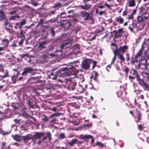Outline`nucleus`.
Listing matches in <instances>:
<instances>
[{
    "instance_id": "obj_1",
    "label": "nucleus",
    "mask_w": 149,
    "mask_h": 149,
    "mask_svg": "<svg viewBox=\"0 0 149 149\" xmlns=\"http://www.w3.org/2000/svg\"><path fill=\"white\" fill-rule=\"evenodd\" d=\"M33 140H36L38 139V144H40L43 141L46 140L47 138L49 141H50L52 139V134L49 132H35L33 135Z\"/></svg>"
},
{
    "instance_id": "obj_2",
    "label": "nucleus",
    "mask_w": 149,
    "mask_h": 149,
    "mask_svg": "<svg viewBox=\"0 0 149 149\" xmlns=\"http://www.w3.org/2000/svg\"><path fill=\"white\" fill-rule=\"evenodd\" d=\"M77 63H79V61L78 60L70 63L72 64L68 66V74L69 76L71 75H76L79 72L78 66L75 64Z\"/></svg>"
},
{
    "instance_id": "obj_3",
    "label": "nucleus",
    "mask_w": 149,
    "mask_h": 149,
    "mask_svg": "<svg viewBox=\"0 0 149 149\" xmlns=\"http://www.w3.org/2000/svg\"><path fill=\"white\" fill-rule=\"evenodd\" d=\"M130 75L129 76L130 79H134L136 77L137 81H138L139 84L140 83H143L142 81H141L138 72L134 69H132L130 71Z\"/></svg>"
},
{
    "instance_id": "obj_4",
    "label": "nucleus",
    "mask_w": 149,
    "mask_h": 149,
    "mask_svg": "<svg viewBox=\"0 0 149 149\" xmlns=\"http://www.w3.org/2000/svg\"><path fill=\"white\" fill-rule=\"evenodd\" d=\"M111 46H113L115 47V49L114 51L116 53H119L122 54H124L126 52L128 49V46L125 45L123 46H120L119 48H118L117 45L114 43H112Z\"/></svg>"
},
{
    "instance_id": "obj_5",
    "label": "nucleus",
    "mask_w": 149,
    "mask_h": 149,
    "mask_svg": "<svg viewBox=\"0 0 149 149\" xmlns=\"http://www.w3.org/2000/svg\"><path fill=\"white\" fill-rule=\"evenodd\" d=\"M149 65L147 60L143 59L142 58L139 61L138 66H135V68L138 69V68H143L146 69H147Z\"/></svg>"
},
{
    "instance_id": "obj_6",
    "label": "nucleus",
    "mask_w": 149,
    "mask_h": 149,
    "mask_svg": "<svg viewBox=\"0 0 149 149\" xmlns=\"http://www.w3.org/2000/svg\"><path fill=\"white\" fill-rule=\"evenodd\" d=\"M92 60L90 58H86L82 62L81 68L84 70H87L89 69Z\"/></svg>"
},
{
    "instance_id": "obj_7",
    "label": "nucleus",
    "mask_w": 149,
    "mask_h": 149,
    "mask_svg": "<svg viewBox=\"0 0 149 149\" xmlns=\"http://www.w3.org/2000/svg\"><path fill=\"white\" fill-rule=\"evenodd\" d=\"M144 15H147V16L143 17L142 16H139L137 17V21L139 23L141 22H144L146 19L149 18V6L148 7L146 10L145 12L143 13Z\"/></svg>"
},
{
    "instance_id": "obj_8",
    "label": "nucleus",
    "mask_w": 149,
    "mask_h": 149,
    "mask_svg": "<svg viewBox=\"0 0 149 149\" xmlns=\"http://www.w3.org/2000/svg\"><path fill=\"white\" fill-rule=\"evenodd\" d=\"M36 70L30 67L24 68L23 69V71L21 73V75L23 76H26L28 75V73H33Z\"/></svg>"
},
{
    "instance_id": "obj_9",
    "label": "nucleus",
    "mask_w": 149,
    "mask_h": 149,
    "mask_svg": "<svg viewBox=\"0 0 149 149\" xmlns=\"http://www.w3.org/2000/svg\"><path fill=\"white\" fill-rule=\"evenodd\" d=\"M146 74L147 75V81L148 83H146L143 80L141 79V81H142L143 83H140L139 85L144 88V89L145 91L147 90L149 91V74L148 73H146Z\"/></svg>"
},
{
    "instance_id": "obj_10",
    "label": "nucleus",
    "mask_w": 149,
    "mask_h": 149,
    "mask_svg": "<svg viewBox=\"0 0 149 149\" xmlns=\"http://www.w3.org/2000/svg\"><path fill=\"white\" fill-rule=\"evenodd\" d=\"M80 15L81 17L84 21L91 20L92 17L90 16L89 13L86 11H82L81 12Z\"/></svg>"
},
{
    "instance_id": "obj_11",
    "label": "nucleus",
    "mask_w": 149,
    "mask_h": 149,
    "mask_svg": "<svg viewBox=\"0 0 149 149\" xmlns=\"http://www.w3.org/2000/svg\"><path fill=\"white\" fill-rule=\"evenodd\" d=\"M68 67H67L63 68L62 69L59 70L58 71H57L58 73V75L59 77L62 76V75H63V76H69L68 74Z\"/></svg>"
},
{
    "instance_id": "obj_12",
    "label": "nucleus",
    "mask_w": 149,
    "mask_h": 149,
    "mask_svg": "<svg viewBox=\"0 0 149 149\" xmlns=\"http://www.w3.org/2000/svg\"><path fill=\"white\" fill-rule=\"evenodd\" d=\"M52 72H51L50 75H48L49 78L53 80H56L58 77H59L57 71L54 72V70L52 69Z\"/></svg>"
},
{
    "instance_id": "obj_13",
    "label": "nucleus",
    "mask_w": 149,
    "mask_h": 149,
    "mask_svg": "<svg viewBox=\"0 0 149 149\" xmlns=\"http://www.w3.org/2000/svg\"><path fill=\"white\" fill-rule=\"evenodd\" d=\"M67 85L68 89L70 91L73 90L75 88L76 85V83L72 81H68Z\"/></svg>"
},
{
    "instance_id": "obj_14",
    "label": "nucleus",
    "mask_w": 149,
    "mask_h": 149,
    "mask_svg": "<svg viewBox=\"0 0 149 149\" xmlns=\"http://www.w3.org/2000/svg\"><path fill=\"white\" fill-rule=\"evenodd\" d=\"M135 112L137 119V120H136L135 122L136 123H138L142 119L143 114L141 112L137 109L135 110Z\"/></svg>"
},
{
    "instance_id": "obj_15",
    "label": "nucleus",
    "mask_w": 149,
    "mask_h": 149,
    "mask_svg": "<svg viewBox=\"0 0 149 149\" xmlns=\"http://www.w3.org/2000/svg\"><path fill=\"white\" fill-rule=\"evenodd\" d=\"M79 138L81 139L85 140L86 139H91V144H93L94 142V139L93 137L92 136L89 135H83L81 134L80 135Z\"/></svg>"
},
{
    "instance_id": "obj_16",
    "label": "nucleus",
    "mask_w": 149,
    "mask_h": 149,
    "mask_svg": "<svg viewBox=\"0 0 149 149\" xmlns=\"http://www.w3.org/2000/svg\"><path fill=\"white\" fill-rule=\"evenodd\" d=\"M56 86L53 85L52 84H50L44 88V89L48 91L49 92H51V91L54 90L56 88Z\"/></svg>"
},
{
    "instance_id": "obj_17",
    "label": "nucleus",
    "mask_w": 149,
    "mask_h": 149,
    "mask_svg": "<svg viewBox=\"0 0 149 149\" xmlns=\"http://www.w3.org/2000/svg\"><path fill=\"white\" fill-rule=\"evenodd\" d=\"M22 137L24 143H27L28 141L33 139V135L30 134H27L25 136H23Z\"/></svg>"
},
{
    "instance_id": "obj_18",
    "label": "nucleus",
    "mask_w": 149,
    "mask_h": 149,
    "mask_svg": "<svg viewBox=\"0 0 149 149\" xmlns=\"http://www.w3.org/2000/svg\"><path fill=\"white\" fill-rule=\"evenodd\" d=\"M49 42L45 40L41 42L38 45V48L40 49H42L45 48V46Z\"/></svg>"
},
{
    "instance_id": "obj_19",
    "label": "nucleus",
    "mask_w": 149,
    "mask_h": 149,
    "mask_svg": "<svg viewBox=\"0 0 149 149\" xmlns=\"http://www.w3.org/2000/svg\"><path fill=\"white\" fill-rule=\"evenodd\" d=\"M21 58L22 59L24 58L28 63L30 62L31 61V58L29 56V55L28 54H22L21 55Z\"/></svg>"
},
{
    "instance_id": "obj_20",
    "label": "nucleus",
    "mask_w": 149,
    "mask_h": 149,
    "mask_svg": "<svg viewBox=\"0 0 149 149\" xmlns=\"http://www.w3.org/2000/svg\"><path fill=\"white\" fill-rule=\"evenodd\" d=\"M131 60L130 62V63L131 65H134L135 64V63H138V60L139 59L137 57L135 56L134 57H131Z\"/></svg>"
},
{
    "instance_id": "obj_21",
    "label": "nucleus",
    "mask_w": 149,
    "mask_h": 149,
    "mask_svg": "<svg viewBox=\"0 0 149 149\" xmlns=\"http://www.w3.org/2000/svg\"><path fill=\"white\" fill-rule=\"evenodd\" d=\"M127 3L129 7H134L136 5L135 0H128Z\"/></svg>"
},
{
    "instance_id": "obj_22",
    "label": "nucleus",
    "mask_w": 149,
    "mask_h": 149,
    "mask_svg": "<svg viewBox=\"0 0 149 149\" xmlns=\"http://www.w3.org/2000/svg\"><path fill=\"white\" fill-rule=\"evenodd\" d=\"M71 45V42L69 40H67L65 41L64 43L62 44L61 48L63 49L65 47L67 46V47Z\"/></svg>"
},
{
    "instance_id": "obj_23",
    "label": "nucleus",
    "mask_w": 149,
    "mask_h": 149,
    "mask_svg": "<svg viewBox=\"0 0 149 149\" xmlns=\"http://www.w3.org/2000/svg\"><path fill=\"white\" fill-rule=\"evenodd\" d=\"M123 54L119 53H117V55L118 56V58L120 61V63H122L125 62V58Z\"/></svg>"
},
{
    "instance_id": "obj_24",
    "label": "nucleus",
    "mask_w": 149,
    "mask_h": 149,
    "mask_svg": "<svg viewBox=\"0 0 149 149\" xmlns=\"http://www.w3.org/2000/svg\"><path fill=\"white\" fill-rule=\"evenodd\" d=\"M1 148V149H11L10 145L6 146V143L4 142H2Z\"/></svg>"
},
{
    "instance_id": "obj_25",
    "label": "nucleus",
    "mask_w": 149,
    "mask_h": 149,
    "mask_svg": "<svg viewBox=\"0 0 149 149\" xmlns=\"http://www.w3.org/2000/svg\"><path fill=\"white\" fill-rule=\"evenodd\" d=\"M124 21V19L120 16L117 17L116 19V22H118L119 24H123Z\"/></svg>"
},
{
    "instance_id": "obj_26",
    "label": "nucleus",
    "mask_w": 149,
    "mask_h": 149,
    "mask_svg": "<svg viewBox=\"0 0 149 149\" xmlns=\"http://www.w3.org/2000/svg\"><path fill=\"white\" fill-rule=\"evenodd\" d=\"M6 18V15L2 10H0V18L1 19H3Z\"/></svg>"
},
{
    "instance_id": "obj_27",
    "label": "nucleus",
    "mask_w": 149,
    "mask_h": 149,
    "mask_svg": "<svg viewBox=\"0 0 149 149\" xmlns=\"http://www.w3.org/2000/svg\"><path fill=\"white\" fill-rule=\"evenodd\" d=\"M77 139H75L72 140L70 142L68 143V144L70 146H73L75 144L77 143Z\"/></svg>"
},
{
    "instance_id": "obj_28",
    "label": "nucleus",
    "mask_w": 149,
    "mask_h": 149,
    "mask_svg": "<svg viewBox=\"0 0 149 149\" xmlns=\"http://www.w3.org/2000/svg\"><path fill=\"white\" fill-rule=\"evenodd\" d=\"M113 53L114 54V56L112 59V61L111 63V65L114 64L115 61L116 59V56L117 54V53L114 50L113 51Z\"/></svg>"
},
{
    "instance_id": "obj_29",
    "label": "nucleus",
    "mask_w": 149,
    "mask_h": 149,
    "mask_svg": "<svg viewBox=\"0 0 149 149\" xmlns=\"http://www.w3.org/2000/svg\"><path fill=\"white\" fill-rule=\"evenodd\" d=\"M84 89L82 86L79 85V87L77 88V91L78 93H81L84 92Z\"/></svg>"
},
{
    "instance_id": "obj_30",
    "label": "nucleus",
    "mask_w": 149,
    "mask_h": 149,
    "mask_svg": "<svg viewBox=\"0 0 149 149\" xmlns=\"http://www.w3.org/2000/svg\"><path fill=\"white\" fill-rule=\"evenodd\" d=\"M13 137L15 140L18 141H19L21 140V137L17 134L13 136Z\"/></svg>"
},
{
    "instance_id": "obj_31",
    "label": "nucleus",
    "mask_w": 149,
    "mask_h": 149,
    "mask_svg": "<svg viewBox=\"0 0 149 149\" xmlns=\"http://www.w3.org/2000/svg\"><path fill=\"white\" fill-rule=\"evenodd\" d=\"M32 100V99H31L30 98L26 102L27 104L30 107L33 108V102L31 101Z\"/></svg>"
},
{
    "instance_id": "obj_32",
    "label": "nucleus",
    "mask_w": 149,
    "mask_h": 149,
    "mask_svg": "<svg viewBox=\"0 0 149 149\" xmlns=\"http://www.w3.org/2000/svg\"><path fill=\"white\" fill-rule=\"evenodd\" d=\"M124 68V69L123 70V71L125 72V74H127L130 70L129 68L126 66H125Z\"/></svg>"
},
{
    "instance_id": "obj_33",
    "label": "nucleus",
    "mask_w": 149,
    "mask_h": 149,
    "mask_svg": "<svg viewBox=\"0 0 149 149\" xmlns=\"http://www.w3.org/2000/svg\"><path fill=\"white\" fill-rule=\"evenodd\" d=\"M9 72L8 70H6V72L5 74L2 76H1V78L3 79L4 78L9 77Z\"/></svg>"
},
{
    "instance_id": "obj_34",
    "label": "nucleus",
    "mask_w": 149,
    "mask_h": 149,
    "mask_svg": "<svg viewBox=\"0 0 149 149\" xmlns=\"http://www.w3.org/2000/svg\"><path fill=\"white\" fill-rule=\"evenodd\" d=\"M2 42H4V44L5 45V46L4 47H6L8 46V44H9V42L8 40V39H3L2 40Z\"/></svg>"
},
{
    "instance_id": "obj_35",
    "label": "nucleus",
    "mask_w": 149,
    "mask_h": 149,
    "mask_svg": "<svg viewBox=\"0 0 149 149\" xmlns=\"http://www.w3.org/2000/svg\"><path fill=\"white\" fill-rule=\"evenodd\" d=\"M61 115V114L59 113H55L50 115L49 118H52L54 117H58Z\"/></svg>"
},
{
    "instance_id": "obj_36",
    "label": "nucleus",
    "mask_w": 149,
    "mask_h": 149,
    "mask_svg": "<svg viewBox=\"0 0 149 149\" xmlns=\"http://www.w3.org/2000/svg\"><path fill=\"white\" fill-rule=\"evenodd\" d=\"M50 33H51V37H53L55 35V32L53 28H52L50 29Z\"/></svg>"
},
{
    "instance_id": "obj_37",
    "label": "nucleus",
    "mask_w": 149,
    "mask_h": 149,
    "mask_svg": "<svg viewBox=\"0 0 149 149\" xmlns=\"http://www.w3.org/2000/svg\"><path fill=\"white\" fill-rule=\"evenodd\" d=\"M143 53V52H142L139 50L137 54L135 56L139 59L142 56Z\"/></svg>"
},
{
    "instance_id": "obj_38",
    "label": "nucleus",
    "mask_w": 149,
    "mask_h": 149,
    "mask_svg": "<svg viewBox=\"0 0 149 149\" xmlns=\"http://www.w3.org/2000/svg\"><path fill=\"white\" fill-rule=\"evenodd\" d=\"M23 99L25 102L26 101V102L29 99H30V98L27 95L25 94L23 95Z\"/></svg>"
},
{
    "instance_id": "obj_39",
    "label": "nucleus",
    "mask_w": 149,
    "mask_h": 149,
    "mask_svg": "<svg viewBox=\"0 0 149 149\" xmlns=\"http://www.w3.org/2000/svg\"><path fill=\"white\" fill-rule=\"evenodd\" d=\"M122 91H118L117 92V96L118 97L121 98H123L121 95L122 94Z\"/></svg>"
},
{
    "instance_id": "obj_40",
    "label": "nucleus",
    "mask_w": 149,
    "mask_h": 149,
    "mask_svg": "<svg viewBox=\"0 0 149 149\" xmlns=\"http://www.w3.org/2000/svg\"><path fill=\"white\" fill-rule=\"evenodd\" d=\"M62 7V4L61 3H58L57 4H55L53 7L54 8H60Z\"/></svg>"
},
{
    "instance_id": "obj_41",
    "label": "nucleus",
    "mask_w": 149,
    "mask_h": 149,
    "mask_svg": "<svg viewBox=\"0 0 149 149\" xmlns=\"http://www.w3.org/2000/svg\"><path fill=\"white\" fill-rule=\"evenodd\" d=\"M44 117L42 119V120L44 122H47L49 120V118L45 115H44Z\"/></svg>"
},
{
    "instance_id": "obj_42",
    "label": "nucleus",
    "mask_w": 149,
    "mask_h": 149,
    "mask_svg": "<svg viewBox=\"0 0 149 149\" xmlns=\"http://www.w3.org/2000/svg\"><path fill=\"white\" fill-rule=\"evenodd\" d=\"M20 17L18 15H16L15 16H12L10 17V19L11 20H15L17 18H19Z\"/></svg>"
},
{
    "instance_id": "obj_43",
    "label": "nucleus",
    "mask_w": 149,
    "mask_h": 149,
    "mask_svg": "<svg viewBox=\"0 0 149 149\" xmlns=\"http://www.w3.org/2000/svg\"><path fill=\"white\" fill-rule=\"evenodd\" d=\"M65 135L63 133H60L59 134V137L58 138V139H63L65 138Z\"/></svg>"
},
{
    "instance_id": "obj_44",
    "label": "nucleus",
    "mask_w": 149,
    "mask_h": 149,
    "mask_svg": "<svg viewBox=\"0 0 149 149\" xmlns=\"http://www.w3.org/2000/svg\"><path fill=\"white\" fill-rule=\"evenodd\" d=\"M92 62L93 63V65L92 66V70L95 67L97 64V62L96 61H93L92 60Z\"/></svg>"
},
{
    "instance_id": "obj_45",
    "label": "nucleus",
    "mask_w": 149,
    "mask_h": 149,
    "mask_svg": "<svg viewBox=\"0 0 149 149\" xmlns=\"http://www.w3.org/2000/svg\"><path fill=\"white\" fill-rule=\"evenodd\" d=\"M17 73L16 74V75L14 76L13 77H12V79L13 80V81H14V80L15 79V80L16 79V78L17 77L18 75L20 74V72H19L17 71Z\"/></svg>"
},
{
    "instance_id": "obj_46",
    "label": "nucleus",
    "mask_w": 149,
    "mask_h": 149,
    "mask_svg": "<svg viewBox=\"0 0 149 149\" xmlns=\"http://www.w3.org/2000/svg\"><path fill=\"white\" fill-rule=\"evenodd\" d=\"M146 8V9H145V8L143 7H140L139 8V10L140 11V13H144L143 12L145 10V11H146V9L147 8Z\"/></svg>"
},
{
    "instance_id": "obj_47",
    "label": "nucleus",
    "mask_w": 149,
    "mask_h": 149,
    "mask_svg": "<svg viewBox=\"0 0 149 149\" xmlns=\"http://www.w3.org/2000/svg\"><path fill=\"white\" fill-rule=\"evenodd\" d=\"M5 47H0V55H1L4 53H3L1 52L5 50Z\"/></svg>"
},
{
    "instance_id": "obj_48",
    "label": "nucleus",
    "mask_w": 149,
    "mask_h": 149,
    "mask_svg": "<svg viewBox=\"0 0 149 149\" xmlns=\"http://www.w3.org/2000/svg\"><path fill=\"white\" fill-rule=\"evenodd\" d=\"M96 145H99L101 147V148H103L105 146L102 144L101 142H97L96 143Z\"/></svg>"
},
{
    "instance_id": "obj_49",
    "label": "nucleus",
    "mask_w": 149,
    "mask_h": 149,
    "mask_svg": "<svg viewBox=\"0 0 149 149\" xmlns=\"http://www.w3.org/2000/svg\"><path fill=\"white\" fill-rule=\"evenodd\" d=\"M138 129L140 131H142L143 129L142 124H137Z\"/></svg>"
},
{
    "instance_id": "obj_50",
    "label": "nucleus",
    "mask_w": 149,
    "mask_h": 149,
    "mask_svg": "<svg viewBox=\"0 0 149 149\" xmlns=\"http://www.w3.org/2000/svg\"><path fill=\"white\" fill-rule=\"evenodd\" d=\"M65 14V12H63L61 13L60 14V16L61 17L63 18H66L67 17H71V16L70 15L68 16H62V15L64 14Z\"/></svg>"
},
{
    "instance_id": "obj_51",
    "label": "nucleus",
    "mask_w": 149,
    "mask_h": 149,
    "mask_svg": "<svg viewBox=\"0 0 149 149\" xmlns=\"http://www.w3.org/2000/svg\"><path fill=\"white\" fill-rule=\"evenodd\" d=\"M26 21L25 19H23L22 21H21L19 23L22 26L23 25H24L26 24Z\"/></svg>"
},
{
    "instance_id": "obj_52",
    "label": "nucleus",
    "mask_w": 149,
    "mask_h": 149,
    "mask_svg": "<svg viewBox=\"0 0 149 149\" xmlns=\"http://www.w3.org/2000/svg\"><path fill=\"white\" fill-rule=\"evenodd\" d=\"M111 65V63L110 64L108 65L107 66V67L106 68V69L107 71L108 72H109V69H110L111 68V65Z\"/></svg>"
},
{
    "instance_id": "obj_53",
    "label": "nucleus",
    "mask_w": 149,
    "mask_h": 149,
    "mask_svg": "<svg viewBox=\"0 0 149 149\" xmlns=\"http://www.w3.org/2000/svg\"><path fill=\"white\" fill-rule=\"evenodd\" d=\"M128 17H127L128 19H133L134 18L133 15V14H131L130 15H128Z\"/></svg>"
},
{
    "instance_id": "obj_54",
    "label": "nucleus",
    "mask_w": 149,
    "mask_h": 149,
    "mask_svg": "<svg viewBox=\"0 0 149 149\" xmlns=\"http://www.w3.org/2000/svg\"><path fill=\"white\" fill-rule=\"evenodd\" d=\"M129 55L128 54H126V59L127 62H128L130 60V57Z\"/></svg>"
},
{
    "instance_id": "obj_55",
    "label": "nucleus",
    "mask_w": 149,
    "mask_h": 149,
    "mask_svg": "<svg viewBox=\"0 0 149 149\" xmlns=\"http://www.w3.org/2000/svg\"><path fill=\"white\" fill-rule=\"evenodd\" d=\"M118 32L119 33H123L124 32L123 30L122 29H120L118 30Z\"/></svg>"
},
{
    "instance_id": "obj_56",
    "label": "nucleus",
    "mask_w": 149,
    "mask_h": 149,
    "mask_svg": "<svg viewBox=\"0 0 149 149\" xmlns=\"http://www.w3.org/2000/svg\"><path fill=\"white\" fill-rule=\"evenodd\" d=\"M137 24L136 22V21H134L132 24V26L134 27L137 26Z\"/></svg>"
},
{
    "instance_id": "obj_57",
    "label": "nucleus",
    "mask_w": 149,
    "mask_h": 149,
    "mask_svg": "<svg viewBox=\"0 0 149 149\" xmlns=\"http://www.w3.org/2000/svg\"><path fill=\"white\" fill-rule=\"evenodd\" d=\"M4 71V68L3 65L2 64H0V71L3 72Z\"/></svg>"
},
{
    "instance_id": "obj_58",
    "label": "nucleus",
    "mask_w": 149,
    "mask_h": 149,
    "mask_svg": "<svg viewBox=\"0 0 149 149\" xmlns=\"http://www.w3.org/2000/svg\"><path fill=\"white\" fill-rule=\"evenodd\" d=\"M17 126L15 124L13 125L12 126V128L14 129V130L15 131L17 130Z\"/></svg>"
},
{
    "instance_id": "obj_59",
    "label": "nucleus",
    "mask_w": 149,
    "mask_h": 149,
    "mask_svg": "<svg viewBox=\"0 0 149 149\" xmlns=\"http://www.w3.org/2000/svg\"><path fill=\"white\" fill-rule=\"evenodd\" d=\"M31 4L34 6H36L38 5V3L37 2H30Z\"/></svg>"
},
{
    "instance_id": "obj_60",
    "label": "nucleus",
    "mask_w": 149,
    "mask_h": 149,
    "mask_svg": "<svg viewBox=\"0 0 149 149\" xmlns=\"http://www.w3.org/2000/svg\"><path fill=\"white\" fill-rule=\"evenodd\" d=\"M15 24L17 25V28L20 29L22 27V26L19 23V22H17L15 23Z\"/></svg>"
},
{
    "instance_id": "obj_61",
    "label": "nucleus",
    "mask_w": 149,
    "mask_h": 149,
    "mask_svg": "<svg viewBox=\"0 0 149 149\" xmlns=\"http://www.w3.org/2000/svg\"><path fill=\"white\" fill-rule=\"evenodd\" d=\"M44 21V19L42 18H41L38 22L39 24H42Z\"/></svg>"
},
{
    "instance_id": "obj_62",
    "label": "nucleus",
    "mask_w": 149,
    "mask_h": 149,
    "mask_svg": "<svg viewBox=\"0 0 149 149\" xmlns=\"http://www.w3.org/2000/svg\"><path fill=\"white\" fill-rule=\"evenodd\" d=\"M93 72L94 74V77H97L98 75V72L93 71Z\"/></svg>"
},
{
    "instance_id": "obj_63",
    "label": "nucleus",
    "mask_w": 149,
    "mask_h": 149,
    "mask_svg": "<svg viewBox=\"0 0 149 149\" xmlns=\"http://www.w3.org/2000/svg\"><path fill=\"white\" fill-rule=\"evenodd\" d=\"M148 50H147L146 52L145 51V53L146 54L145 55L146 56L148 59L149 58V50L148 53L147 54L146 52Z\"/></svg>"
},
{
    "instance_id": "obj_64",
    "label": "nucleus",
    "mask_w": 149,
    "mask_h": 149,
    "mask_svg": "<svg viewBox=\"0 0 149 149\" xmlns=\"http://www.w3.org/2000/svg\"><path fill=\"white\" fill-rule=\"evenodd\" d=\"M24 39H21L20 41L19 42V44L20 46H21L23 43Z\"/></svg>"
}]
</instances>
